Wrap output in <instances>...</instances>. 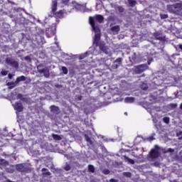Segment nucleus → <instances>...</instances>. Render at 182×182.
<instances>
[{
    "label": "nucleus",
    "mask_w": 182,
    "mask_h": 182,
    "mask_svg": "<svg viewBox=\"0 0 182 182\" xmlns=\"http://www.w3.org/2000/svg\"><path fill=\"white\" fill-rule=\"evenodd\" d=\"M149 156L151 159H157V157H159V151L156 149H151L149 153Z\"/></svg>",
    "instance_id": "9b49d317"
},
{
    "label": "nucleus",
    "mask_w": 182,
    "mask_h": 182,
    "mask_svg": "<svg viewBox=\"0 0 182 182\" xmlns=\"http://www.w3.org/2000/svg\"><path fill=\"white\" fill-rule=\"evenodd\" d=\"M161 19H167L168 18V15L167 14H161Z\"/></svg>",
    "instance_id": "c9c22d12"
},
{
    "label": "nucleus",
    "mask_w": 182,
    "mask_h": 182,
    "mask_svg": "<svg viewBox=\"0 0 182 182\" xmlns=\"http://www.w3.org/2000/svg\"><path fill=\"white\" fill-rule=\"evenodd\" d=\"M154 36L156 41H165L166 37L160 31L154 33Z\"/></svg>",
    "instance_id": "6e6552de"
},
{
    "label": "nucleus",
    "mask_w": 182,
    "mask_h": 182,
    "mask_svg": "<svg viewBox=\"0 0 182 182\" xmlns=\"http://www.w3.org/2000/svg\"><path fill=\"white\" fill-rule=\"evenodd\" d=\"M37 71L40 75L45 76L46 78H49L50 77L49 68L43 65V64H40L37 66Z\"/></svg>",
    "instance_id": "20e7f679"
},
{
    "label": "nucleus",
    "mask_w": 182,
    "mask_h": 182,
    "mask_svg": "<svg viewBox=\"0 0 182 182\" xmlns=\"http://www.w3.org/2000/svg\"><path fill=\"white\" fill-rule=\"evenodd\" d=\"M65 157H68V155H65Z\"/></svg>",
    "instance_id": "4d7b16f0"
},
{
    "label": "nucleus",
    "mask_w": 182,
    "mask_h": 182,
    "mask_svg": "<svg viewBox=\"0 0 182 182\" xmlns=\"http://www.w3.org/2000/svg\"><path fill=\"white\" fill-rule=\"evenodd\" d=\"M88 171L90 173H95V166L93 165H89L88 166Z\"/></svg>",
    "instance_id": "393cba45"
},
{
    "label": "nucleus",
    "mask_w": 182,
    "mask_h": 182,
    "mask_svg": "<svg viewBox=\"0 0 182 182\" xmlns=\"http://www.w3.org/2000/svg\"><path fill=\"white\" fill-rule=\"evenodd\" d=\"M177 11H182V3L176 4Z\"/></svg>",
    "instance_id": "c85d7f7f"
},
{
    "label": "nucleus",
    "mask_w": 182,
    "mask_h": 182,
    "mask_svg": "<svg viewBox=\"0 0 182 182\" xmlns=\"http://www.w3.org/2000/svg\"><path fill=\"white\" fill-rule=\"evenodd\" d=\"M13 106L15 110H17V112H22V110H23V106H22L21 103L16 102Z\"/></svg>",
    "instance_id": "f8f14e48"
},
{
    "label": "nucleus",
    "mask_w": 182,
    "mask_h": 182,
    "mask_svg": "<svg viewBox=\"0 0 182 182\" xmlns=\"http://www.w3.org/2000/svg\"><path fill=\"white\" fill-rule=\"evenodd\" d=\"M124 159L125 161H127L128 163H129V164H134V160L129 158L128 156H124Z\"/></svg>",
    "instance_id": "aec40b11"
},
{
    "label": "nucleus",
    "mask_w": 182,
    "mask_h": 182,
    "mask_svg": "<svg viewBox=\"0 0 182 182\" xmlns=\"http://www.w3.org/2000/svg\"><path fill=\"white\" fill-rule=\"evenodd\" d=\"M163 120L164 122V123H166V124H168V123H170V118L165 117L163 118Z\"/></svg>",
    "instance_id": "c756f323"
},
{
    "label": "nucleus",
    "mask_w": 182,
    "mask_h": 182,
    "mask_svg": "<svg viewBox=\"0 0 182 182\" xmlns=\"http://www.w3.org/2000/svg\"><path fill=\"white\" fill-rule=\"evenodd\" d=\"M161 53H163V48L161 49Z\"/></svg>",
    "instance_id": "864d4df0"
},
{
    "label": "nucleus",
    "mask_w": 182,
    "mask_h": 182,
    "mask_svg": "<svg viewBox=\"0 0 182 182\" xmlns=\"http://www.w3.org/2000/svg\"><path fill=\"white\" fill-rule=\"evenodd\" d=\"M16 85H18L16 81H15V82H9L6 83V86H9V89H14V87H16Z\"/></svg>",
    "instance_id": "2eb2a0df"
},
{
    "label": "nucleus",
    "mask_w": 182,
    "mask_h": 182,
    "mask_svg": "<svg viewBox=\"0 0 182 182\" xmlns=\"http://www.w3.org/2000/svg\"><path fill=\"white\" fill-rule=\"evenodd\" d=\"M57 8H58V1H52V5H51L52 13H51L50 15H49V16H50L51 18L54 15L57 18H62V16H63V11L60 10V11L56 12Z\"/></svg>",
    "instance_id": "f03ea898"
},
{
    "label": "nucleus",
    "mask_w": 182,
    "mask_h": 182,
    "mask_svg": "<svg viewBox=\"0 0 182 182\" xmlns=\"http://www.w3.org/2000/svg\"><path fill=\"white\" fill-rule=\"evenodd\" d=\"M85 139L87 143H90V144H92V140L90 139V137L87 134L85 135Z\"/></svg>",
    "instance_id": "a878e982"
},
{
    "label": "nucleus",
    "mask_w": 182,
    "mask_h": 182,
    "mask_svg": "<svg viewBox=\"0 0 182 182\" xmlns=\"http://www.w3.org/2000/svg\"><path fill=\"white\" fill-rule=\"evenodd\" d=\"M6 63L15 69H18V68H19V63H18V61L15 60V59H14L12 57L6 58Z\"/></svg>",
    "instance_id": "39448f33"
},
{
    "label": "nucleus",
    "mask_w": 182,
    "mask_h": 182,
    "mask_svg": "<svg viewBox=\"0 0 182 182\" xmlns=\"http://www.w3.org/2000/svg\"><path fill=\"white\" fill-rule=\"evenodd\" d=\"M90 25H91L92 31L95 33L93 45L99 46V41H100V28H99V26L95 25L92 17L90 18Z\"/></svg>",
    "instance_id": "f257e3e1"
},
{
    "label": "nucleus",
    "mask_w": 182,
    "mask_h": 182,
    "mask_svg": "<svg viewBox=\"0 0 182 182\" xmlns=\"http://www.w3.org/2000/svg\"><path fill=\"white\" fill-rule=\"evenodd\" d=\"M64 170H65V171H69V170H70V165L66 164V165L64 166Z\"/></svg>",
    "instance_id": "473e14b6"
},
{
    "label": "nucleus",
    "mask_w": 182,
    "mask_h": 182,
    "mask_svg": "<svg viewBox=\"0 0 182 182\" xmlns=\"http://www.w3.org/2000/svg\"><path fill=\"white\" fill-rule=\"evenodd\" d=\"M25 60H27V62H31V57L29 56H26L24 58Z\"/></svg>",
    "instance_id": "79ce46f5"
},
{
    "label": "nucleus",
    "mask_w": 182,
    "mask_h": 182,
    "mask_svg": "<svg viewBox=\"0 0 182 182\" xmlns=\"http://www.w3.org/2000/svg\"><path fill=\"white\" fill-rule=\"evenodd\" d=\"M17 11H19V9H17Z\"/></svg>",
    "instance_id": "13d9d810"
},
{
    "label": "nucleus",
    "mask_w": 182,
    "mask_h": 182,
    "mask_svg": "<svg viewBox=\"0 0 182 182\" xmlns=\"http://www.w3.org/2000/svg\"><path fill=\"white\" fill-rule=\"evenodd\" d=\"M124 174L127 176V177H130V176H132V173L130 172H126L124 173Z\"/></svg>",
    "instance_id": "37998d69"
},
{
    "label": "nucleus",
    "mask_w": 182,
    "mask_h": 182,
    "mask_svg": "<svg viewBox=\"0 0 182 182\" xmlns=\"http://www.w3.org/2000/svg\"><path fill=\"white\" fill-rule=\"evenodd\" d=\"M147 69H149V66L146 64H142L135 67L134 72L137 75H140V73H143V72H144V70H147Z\"/></svg>",
    "instance_id": "423d86ee"
},
{
    "label": "nucleus",
    "mask_w": 182,
    "mask_h": 182,
    "mask_svg": "<svg viewBox=\"0 0 182 182\" xmlns=\"http://www.w3.org/2000/svg\"><path fill=\"white\" fill-rule=\"evenodd\" d=\"M120 65H122V58H118L116 60L114 61L112 68V69H117Z\"/></svg>",
    "instance_id": "1a4fd4ad"
},
{
    "label": "nucleus",
    "mask_w": 182,
    "mask_h": 182,
    "mask_svg": "<svg viewBox=\"0 0 182 182\" xmlns=\"http://www.w3.org/2000/svg\"><path fill=\"white\" fill-rule=\"evenodd\" d=\"M128 3L131 6H134L136 4V0H128Z\"/></svg>",
    "instance_id": "b1692460"
},
{
    "label": "nucleus",
    "mask_w": 182,
    "mask_h": 182,
    "mask_svg": "<svg viewBox=\"0 0 182 182\" xmlns=\"http://www.w3.org/2000/svg\"><path fill=\"white\" fill-rule=\"evenodd\" d=\"M147 84L146 83H143L141 85V89H142V90H147Z\"/></svg>",
    "instance_id": "7c9ffc66"
},
{
    "label": "nucleus",
    "mask_w": 182,
    "mask_h": 182,
    "mask_svg": "<svg viewBox=\"0 0 182 182\" xmlns=\"http://www.w3.org/2000/svg\"><path fill=\"white\" fill-rule=\"evenodd\" d=\"M153 140H154V136H149V138H147L148 141H153Z\"/></svg>",
    "instance_id": "a19ab883"
},
{
    "label": "nucleus",
    "mask_w": 182,
    "mask_h": 182,
    "mask_svg": "<svg viewBox=\"0 0 182 182\" xmlns=\"http://www.w3.org/2000/svg\"><path fill=\"white\" fill-rule=\"evenodd\" d=\"M17 99H20V100H25V98H23V95H22V94H18Z\"/></svg>",
    "instance_id": "f704fd0d"
},
{
    "label": "nucleus",
    "mask_w": 182,
    "mask_h": 182,
    "mask_svg": "<svg viewBox=\"0 0 182 182\" xmlns=\"http://www.w3.org/2000/svg\"><path fill=\"white\" fill-rule=\"evenodd\" d=\"M112 32H113L114 35H117L119 32H120V27L119 26H114L111 28Z\"/></svg>",
    "instance_id": "ddd939ff"
},
{
    "label": "nucleus",
    "mask_w": 182,
    "mask_h": 182,
    "mask_svg": "<svg viewBox=\"0 0 182 182\" xmlns=\"http://www.w3.org/2000/svg\"><path fill=\"white\" fill-rule=\"evenodd\" d=\"M25 80H26V77L21 75L20 77H18L16 80V82L19 83V82H25Z\"/></svg>",
    "instance_id": "f3484780"
},
{
    "label": "nucleus",
    "mask_w": 182,
    "mask_h": 182,
    "mask_svg": "<svg viewBox=\"0 0 182 182\" xmlns=\"http://www.w3.org/2000/svg\"><path fill=\"white\" fill-rule=\"evenodd\" d=\"M156 149H159V146L157 145L155 146Z\"/></svg>",
    "instance_id": "603ef678"
},
{
    "label": "nucleus",
    "mask_w": 182,
    "mask_h": 182,
    "mask_svg": "<svg viewBox=\"0 0 182 182\" xmlns=\"http://www.w3.org/2000/svg\"><path fill=\"white\" fill-rule=\"evenodd\" d=\"M103 174H109L110 173V171H109V169H104L102 171Z\"/></svg>",
    "instance_id": "58836bf2"
},
{
    "label": "nucleus",
    "mask_w": 182,
    "mask_h": 182,
    "mask_svg": "<svg viewBox=\"0 0 182 182\" xmlns=\"http://www.w3.org/2000/svg\"><path fill=\"white\" fill-rule=\"evenodd\" d=\"M62 1H63V4L66 5L68 4V2H69V0H62Z\"/></svg>",
    "instance_id": "49530a36"
},
{
    "label": "nucleus",
    "mask_w": 182,
    "mask_h": 182,
    "mask_svg": "<svg viewBox=\"0 0 182 182\" xmlns=\"http://www.w3.org/2000/svg\"><path fill=\"white\" fill-rule=\"evenodd\" d=\"M101 149H102L103 153H105V154H107V149H106V147L102 146Z\"/></svg>",
    "instance_id": "4c0bfd02"
},
{
    "label": "nucleus",
    "mask_w": 182,
    "mask_h": 182,
    "mask_svg": "<svg viewBox=\"0 0 182 182\" xmlns=\"http://www.w3.org/2000/svg\"><path fill=\"white\" fill-rule=\"evenodd\" d=\"M4 177V173H0V180L1 178H2Z\"/></svg>",
    "instance_id": "09e8293b"
},
{
    "label": "nucleus",
    "mask_w": 182,
    "mask_h": 182,
    "mask_svg": "<svg viewBox=\"0 0 182 182\" xmlns=\"http://www.w3.org/2000/svg\"><path fill=\"white\" fill-rule=\"evenodd\" d=\"M37 39H41V41H38V43H41L42 45L45 43V39L43 38H41V36H38Z\"/></svg>",
    "instance_id": "2f4dec72"
},
{
    "label": "nucleus",
    "mask_w": 182,
    "mask_h": 182,
    "mask_svg": "<svg viewBox=\"0 0 182 182\" xmlns=\"http://www.w3.org/2000/svg\"><path fill=\"white\" fill-rule=\"evenodd\" d=\"M90 18H93V23L96 26V23L95 22V21H97V22H99L100 23H102L103 22V16L100 15V14H97L94 17H90L89 18V22L90 23Z\"/></svg>",
    "instance_id": "0eeeda50"
},
{
    "label": "nucleus",
    "mask_w": 182,
    "mask_h": 182,
    "mask_svg": "<svg viewBox=\"0 0 182 182\" xmlns=\"http://www.w3.org/2000/svg\"><path fill=\"white\" fill-rule=\"evenodd\" d=\"M75 9H77V11H82L83 9V6L80 4H77L75 6Z\"/></svg>",
    "instance_id": "bb28decb"
},
{
    "label": "nucleus",
    "mask_w": 182,
    "mask_h": 182,
    "mask_svg": "<svg viewBox=\"0 0 182 182\" xmlns=\"http://www.w3.org/2000/svg\"><path fill=\"white\" fill-rule=\"evenodd\" d=\"M136 99L133 97H126L124 100V103H133Z\"/></svg>",
    "instance_id": "dca6fc26"
},
{
    "label": "nucleus",
    "mask_w": 182,
    "mask_h": 182,
    "mask_svg": "<svg viewBox=\"0 0 182 182\" xmlns=\"http://www.w3.org/2000/svg\"><path fill=\"white\" fill-rule=\"evenodd\" d=\"M172 182H177V181H176V180H173Z\"/></svg>",
    "instance_id": "5fc2aeb1"
},
{
    "label": "nucleus",
    "mask_w": 182,
    "mask_h": 182,
    "mask_svg": "<svg viewBox=\"0 0 182 182\" xmlns=\"http://www.w3.org/2000/svg\"><path fill=\"white\" fill-rule=\"evenodd\" d=\"M0 164H3L4 166H8L9 163L5 159H0Z\"/></svg>",
    "instance_id": "cd10ccee"
},
{
    "label": "nucleus",
    "mask_w": 182,
    "mask_h": 182,
    "mask_svg": "<svg viewBox=\"0 0 182 182\" xmlns=\"http://www.w3.org/2000/svg\"><path fill=\"white\" fill-rule=\"evenodd\" d=\"M100 50L104 52V53H107V49L106 48V46H105V44L100 45Z\"/></svg>",
    "instance_id": "412c9836"
},
{
    "label": "nucleus",
    "mask_w": 182,
    "mask_h": 182,
    "mask_svg": "<svg viewBox=\"0 0 182 182\" xmlns=\"http://www.w3.org/2000/svg\"><path fill=\"white\" fill-rule=\"evenodd\" d=\"M52 137L54 139V140H62V136L58 134H53Z\"/></svg>",
    "instance_id": "5701e85b"
},
{
    "label": "nucleus",
    "mask_w": 182,
    "mask_h": 182,
    "mask_svg": "<svg viewBox=\"0 0 182 182\" xmlns=\"http://www.w3.org/2000/svg\"><path fill=\"white\" fill-rule=\"evenodd\" d=\"M142 60H147L148 65H151V62H153V58L146 55L145 57L143 58Z\"/></svg>",
    "instance_id": "6ab92c4d"
},
{
    "label": "nucleus",
    "mask_w": 182,
    "mask_h": 182,
    "mask_svg": "<svg viewBox=\"0 0 182 182\" xmlns=\"http://www.w3.org/2000/svg\"><path fill=\"white\" fill-rule=\"evenodd\" d=\"M168 151H174V150H173V149H169L168 150Z\"/></svg>",
    "instance_id": "3c124183"
},
{
    "label": "nucleus",
    "mask_w": 182,
    "mask_h": 182,
    "mask_svg": "<svg viewBox=\"0 0 182 182\" xmlns=\"http://www.w3.org/2000/svg\"><path fill=\"white\" fill-rule=\"evenodd\" d=\"M110 182H117L116 179L112 178L109 180Z\"/></svg>",
    "instance_id": "de8ad7c7"
},
{
    "label": "nucleus",
    "mask_w": 182,
    "mask_h": 182,
    "mask_svg": "<svg viewBox=\"0 0 182 182\" xmlns=\"http://www.w3.org/2000/svg\"><path fill=\"white\" fill-rule=\"evenodd\" d=\"M168 11L169 12H171L172 14H177V4H173V5H168Z\"/></svg>",
    "instance_id": "9d476101"
},
{
    "label": "nucleus",
    "mask_w": 182,
    "mask_h": 182,
    "mask_svg": "<svg viewBox=\"0 0 182 182\" xmlns=\"http://www.w3.org/2000/svg\"><path fill=\"white\" fill-rule=\"evenodd\" d=\"M61 153H64V152H63V151H62V152H61Z\"/></svg>",
    "instance_id": "bf43d9fd"
},
{
    "label": "nucleus",
    "mask_w": 182,
    "mask_h": 182,
    "mask_svg": "<svg viewBox=\"0 0 182 182\" xmlns=\"http://www.w3.org/2000/svg\"><path fill=\"white\" fill-rule=\"evenodd\" d=\"M177 136L179 137H182V132L180 131V132H177Z\"/></svg>",
    "instance_id": "a18cd8bd"
},
{
    "label": "nucleus",
    "mask_w": 182,
    "mask_h": 182,
    "mask_svg": "<svg viewBox=\"0 0 182 182\" xmlns=\"http://www.w3.org/2000/svg\"><path fill=\"white\" fill-rule=\"evenodd\" d=\"M169 106L171 109H176V107H177V104H170Z\"/></svg>",
    "instance_id": "ea45409f"
},
{
    "label": "nucleus",
    "mask_w": 182,
    "mask_h": 182,
    "mask_svg": "<svg viewBox=\"0 0 182 182\" xmlns=\"http://www.w3.org/2000/svg\"><path fill=\"white\" fill-rule=\"evenodd\" d=\"M50 109L52 113H55V114H58V113H59V108L55 105H51L50 107Z\"/></svg>",
    "instance_id": "4468645a"
},
{
    "label": "nucleus",
    "mask_w": 182,
    "mask_h": 182,
    "mask_svg": "<svg viewBox=\"0 0 182 182\" xmlns=\"http://www.w3.org/2000/svg\"><path fill=\"white\" fill-rule=\"evenodd\" d=\"M114 9L115 11L119 12V14H122V12H124V9L121 6H116Z\"/></svg>",
    "instance_id": "a211bd4d"
},
{
    "label": "nucleus",
    "mask_w": 182,
    "mask_h": 182,
    "mask_svg": "<svg viewBox=\"0 0 182 182\" xmlns=\"http://www.w3.org/2000/svg\"><path fill=\"white\" fill-rule=\"evenodd\" d=\"M1 75L3 76H6V75H8V71H1Z\"/></svg>",
    "instance_id": "c03bdc74"
},
{
    "label": "nucleus",
    "mask_w": 182,
    "mask_h": 182,
    "mask_svg": "<svg viewBox=\"0 0 182 182\" xmlns=\"http://www.w3.org/2000/svg\"><path fill=\"white\" fill-rule=\"evenodd\" d=\"M124 114H127V112H125Z\"/></svg>",
    "instance_id": "6e6d98bb"
},
{
    "label": "nucleus",
    "mask_w": 182,
    "mask_h": 182,
    "mask_svg": "<svg viewBox=\"0 0 182 182\" xmlns=\"http://www.w3.org/2000/svg\"><path fill=\"white\" fill-rule=\"evenodd\" d=\"M42 173H43L44 176H50V172H49V171H48V169H46V168H43L42 169Z\"/></svg>",
    "instance_id": "4be33fe9"
},
{
    "label": "nucleus",
    "mask_w": 182,
    "mask_h": 182,
    "mask_svg": "<svg viewBox=\"0 0 182 182\" xmlns=\"http://www.w3.org/2000/svg\"><path fill=\"white\" fill-rule=\"evenodd\" d=\"M62 70L64 73V75H68V68L66 67H62Z\"/></svg>",
    "instance_id": "72a5a7b5"
},
{
    "label": "nucleus",
    "mask_w": 182,
    "mask_h": 182,
    "mask_svg": "<svg viewBox=\"0 0 182 182\" xmlns=\"http://www.w3.org/2000/svg\"><path fill=\"white\" fill-rule=\"evenodd\" d=\"M16 168L18 171L21 173H31L32 167L29 164H19L16 165Z\"/></svg>",
    "instance_id": "7ed1b4c3"
},
{
    "label": "nucleus",
    "mask_w": 182,
    "mask_h": 182,
    "mask_svg": "<svg viewBox=\"0 0 182 182\" xmlns=\"http://www.w3.org/2000/svg\"><path fill=\"white\" fill-rule=\"evenodd\" d=\"M86 56H87V53H85V54L81 55L80 56V59L82 60V59H85L86 58Z\"/></svg>",
    "instance_id": "e433bc0d"
},
{
    "label": "nucleus",
    "mask_w": 182,
    "mask_h": 182,
    "mask_svg": "<svg viewBox=\"0 0 182 182\" xmlns=\"http://www.w3.org/2000/svg\"><path fill=\"white\" fill-rule=\"evenodd\" d=\"M9 78L12 79V75L11 74H9Z\"/></svg>",
    "instance_id": "8fccbe9b"
}]
</instances>
